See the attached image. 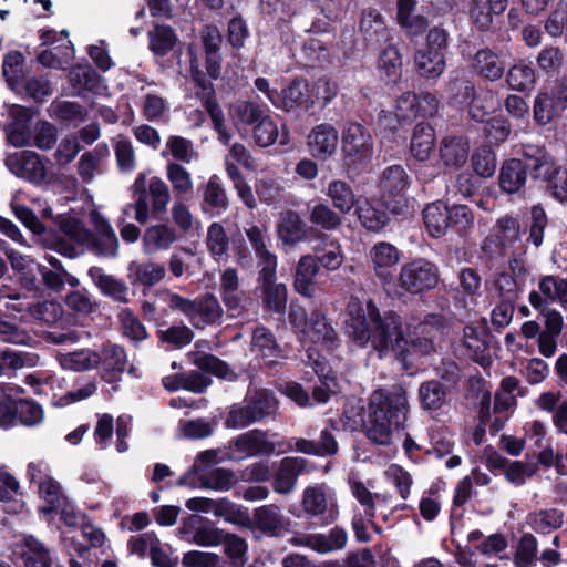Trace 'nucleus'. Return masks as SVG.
<instances>
[{"label":"nucleus","instance_id":"34","mask_svg":"<svg viewBox=\"0 0 567 567\" xmlns=\"http://www.w3.org/2000/svg\"><path fill=\"white\" fill-rule=\"evenodd\" d=\"M128 279L132 286H142L150 289L157 285L165 276V267L155 262L131 261L127 266Z\"/></svg>","mask_w":567,"mask_h":567},{"label":"nucleus","instance_id":"7","mask_svg":"<svg viewBox=\"0 0 567 567\" xmlns=\"http://www.w3.org/2000/svg\"><path fill=\"white\" fill-rule=\"evenodd\" d=\"M169 308L185 315L196 329L219 324L224 310L214 293L206 292L195 299L185 298L178 293H172L168 301Z\"/></svg>","mask_w":567,"mask_h":567},{"label":"nucleus","instance_id":"49","mask_svg":"<svg viewBox=\"0 0 567 567\" xmlns=\"http://www.w3.org/2000/svg\"><path fill=\"white\" fill-rule=\"evenodd\" d=\"M278 234L285 244L295 245L307 238V225L296 212H288L278 226Z\"/></svg>","mask_w":567,"mask_h":567},{"label":"nucleus","instance_id":"62","mask_svg":"<svg viewBox=\"0 0 567 567\" xmlns=\"http://www.w3.org/2000/svg\"><path fill=\"white\" fill-rule=\"evenodd\" d=\"M332 40H323L318 37H310L302 43V53L307 59V64H315L326 61L330 56Z\"/></svg>","mask_w":567,"mask_h":567},{"label":"nucleus","instance_id":"45","mask_svg":"<svg viewBox=\"0 0 567 567\" xmlns=\"http://www.w3.org/2000/svg\"><path fill=\"white\" fill-rule=\"evenodd\" d=\"M82 241L89 250L97 257L114 258L117 256L118 240L116 235H95L94 231L83 229Z\"/></svg>","mask_w":567,"mask_h":567},{"label":"nucleus","instance_id":"11","mask_svg":"<svg viewBox=\"0 0 567 567\" xmlns=\"http://www.w3.org/2000/svg\"><path fill=\"white\" fill-rule=\"evenodd\" d=\"M411 185V177L402 165L388 166L379 182V193L388 209L394 216L404 214L408 208V188Z\"/></svg>","mask_w":567,"mask_h":567},{"label":"nucleus","instance_id":"55","mask_svg":"<svg viewBox=\"0 0 567 567\" xmlns=\"http://www.w3.org/2000/svg\"><path fill=\"white\" fill-rule=\"evenodd\" d=\"M255 422H259L276 413L278 401L271 392L261 390L247 402Z\"/></svg>","mask_w":567,"mask_h":567},{"label":"nucleus","instance_id":"58","mask_svg":"<svg viewBox=\"0 0 567 567\" xmlns=\"http://www.w3.org/2000/svg\"><path fill=\"white\" fill-rule=\"evenodd\" d=\"M101 76L93 66L78 65L70 72V82L73 87L95 93L100 86Z\"/></svg>","mask_w":567,"mask_h":567},{"label":"nucleus","instance_id":"41","mask_svg":"<svg viewBox=\"0 0 567 567\" xmlns=\"http://www.w3.org/2000/svg\"><path fill=\"white\" fill-rule=\"evenodd\" d=\"M327 196L331 199L333 207L341 214H349L355 209L362 196H357L352 186L346 181L333 179L329 183Z\"/></svg>","mask_w":567,"mask_h":567},{"label":"nucleus","instance_id":"40","mask_svg":"<svg viewBox=\"0 0 567 567\" xmlns=\"http://www.w3.org/2000/svg\"><path fill=\"white\" fill-rule=\"evenodd\" d=\"M504 75L508 89L517 92L530 91L536 83L533 63L526 60L515 62Z\"/></svg>","mask_w":567,"mask_h":567},{"label":"nucleus","instance_id":"21","mask_svg":"<svg viewBox=\"0 0 567 567\" xmlns=\"http://www.w3.org/2000/svg\"><path fill=\"white\" fill-rule=\"evenodd\" d=\"M370 255L375 276L381 280L384 289L395 286L394 270L400 259L398 248L390 243L381 241L372 247Z\"/></svg>","mask_w":567,"mask_h":567},{"label":"nucleus","instance_id":"18","mask_svg":"<svg viewBox=\"0 0 567 567\" xmlns=\"http://www.w3.org/2000/svg\"><path fill=\"white\" fill-rule=\"evenodd\" d=\"M7 168L17 177L33 184L42 183L47 169L39 154L33 151H21L10 155L4 161Z\"/></svg>","mask_w":567,"mask_h":567},{"label":"nucleus","instance_id":"47","mask_svg":"<svg viewBox=\"0 0 567 567\" xmlns=\"http://www.w3.org/2000/svg\"><path fill=\"white\" fill-rule=\"evenodd\" d=\"M212 513L216 517L224 518L227 523L244 527L250 523V514L247 508L235 504L226 497L214 499Z\"/></svg>","mask_w":567,"mask_h":567},{"label":"nucleus","instance_id":"12","mask_svg":"<svg viewBox=\"0 0 567 567\" xmlns=\"http://www.w3.org/2000/svg\"><path fill=\"white\" fill-rule=\"evenodd\" d=\"M275 95V107L295 116L309 113L315 107L310 84L302 76H295L279 93Z\"/></svg>","mask_w":567,"mask_h":567},{"label":"nucleus","instance_id":"23","mask_svg":"<svg viewBox=\"0 0 567 567\" xmlns=\"http://www.w3.org/2000/svg\"><path fill=\"white\" fill-rule=\"evenodd\" d=\"M355 215L362 227L378 233L390 223V215L393 214L388 209V204L383 202V198L370 199L362 196L355 208Z\"/></svg>","mask_w":567,"mask_h":567},{"label":"nucleus","instance_id":"30","mask_svg":"<svg viewBox=\"0 0 567 567\" xmlns=\"http://www.w3.org/2000/svg\"><path fill=\"white\" fill-rule=\"evenodd\" d=\"M305 336H307L312 343L324 346L328 349L337 348L339 343L334 328L320 309H315L310 313V324Z\"/></svg>","mask_w":567,"mask_h":567},{"label":"nucleus","instance_id":"13","mask_svg":"<svg viewBox=\"0 0 567 567\" xmlns=\"http://www.w3.org/2000/svg\"><path fill=\"white\" fill-rule=\"evenodd\" d=\"M539 163L542 171L536 184L543 185L546 194L557 202H567V168L560 165L544 145H542Z\"/></svg>","mask_w":567,"mask_h":567},{"label":"nucleus","instance_id":"10","mask_svg":"<svg viewBox=\"0 0 567 567\" xmlns=\"http://www.w3.org/2000/svg\"><path fill=\"white\" fill-rule=\"evenodd\" d=\"M440 270L436 264L416 258L401 266L398 287L410 295H422L439 285Z\"/></svg>","mask_w":567,"mask_h":567},{"label":"nucleus","instance_id":"44","mask_svg":"<svg viewBox=\"0 0 567 567\" xmlns=\"http://www.w3.org/2000/svg\"><path fill=\"white\" fill-rule=\"evenodd\" d=\"M564 523V512L559 508L539 509L527 515V524L537 534L558 529Z\"/></svg>","mask_w":567,"mask_h":567},{"label":"nucleus","instance_id":"42","mask_svg":"<svg viewBox=\"0 0 567 567\" xmlns=\"http://www.w3.org/2000/svg\"><path fill=\"white\" fill-rule=\"evenodd\" d=\"M435 131L425 122L415 125L410 143V152L419 162H425L434 148Z\"/></svg>","mask_w":567,"mask_h":567},{"label":"nucleus","instance_id":"60","mask_svg":"<svg viewBox=\"0 0 567 567\" xmlns=\"http://www.w3.org/2000/svg\"><path fill=\"white\" fill-rule=\"evenodd\" d=\"M472 167L477 177H492L496 171L495 152L486 145L477 147L472 155Z\"/></svg>","mask_w":567,"mask_h":567},{"label":"nucleus","instance_id":"54","mask_svg":"<svg viewBox=\"0 0 567 567\" xmlns=\"http://www.w3.org/2000/svg\"><path fill=\"white\" fill-rule=\"evenodd\" d=\"M203 199L204 203L216 210L217 214L227 210L229 202L218 175L214 174L209 177L204 187Z\"/></svg>","mask_w":567,"mask_h":567},{"label":"nucleus","instance_id":"50","mask_svg":"<svg viewBox=\"0 0 567 567\" xmlns=\"http://www.w3.org/2000/svg\"><path fill=\"white\" fill-rule=\"evenodd\" d=\"M262 309L267 312L285 315L288 302V291L285 284H276L260 289Z\"/></svg>","mask_w":567,"mask_h":567},{"label":"nucleus","instance_id":"22","mask_svg":"<svg viewBox=\"0 0 567 567\" xmlns=\"http://www.w3.org/2000/svg\"><path fill=\"white\" fill-rule=\"evenodd\" d=\"M470 65L478 78L488 82L499 81L506 71L502 52L488 47L478 49L472 56Z\"/></svg>","mask_w":567,"mask_h":567},{"label":"nucleus","instance_id":"1","mask_svg":"<svg viewBox=\"0 0 567 567\" xmlns=\"http://www.w3.org/2000/svg\"><path fill=\"white\" fill-rule=\"evenodd\" d=\"M351 328L352 340L361 347L370 343L379 359L391 355L400 363L406 362V322L400 312L392 309L381 311L369 299L365 309L360 308L352 317Z\"/></svg>","mask_w":567,"mask_h":567},{"label":"nucleus","instance_id":"51","mask_svg":"<svg viewBox=\"0 0 567 567\" xmlns=\"http://www.w3.org/2000/svg\"><path fill=\"white\" fill-rule=\"evenodd\" d=\"M220 544L224 546V553L230 561L217 567H244L248 551L246 539L236 534L226 533Z\"/></svg>","mask_w":567,"mask_h":567},{"label":"nucleus","instance_id":"32","mask_svg":"<svg viewBox=\"0 0 567 567\" xmlns=\"http://www.w3.org/2000/svg\"><path fill=\"white\" fill-rule=\"evenodd\" d=\"M450 206L443 200L427 204L422 212L423 224L432 238H442L449 230Z\"/></svg>","mask_w":567,"mask_h":567},{"label":"nucleus","instance_id":"28","mask_svg":"<svg viewBox=\"0 0 567 567\" xmlns=\"http://www.w3.org/2000/svg\"><path fill=\"white\" fill-rule=\"evenodd\" d=\"M12 268L19 272L20 282L29 291H41V276L43 265L37 262L28 256H21L13 250L6 251Z\"/></svg>","mask_w":567,"mask_h":567},{"label":"nucleus","instance_id":"52","mask_svg":"<svg viewBox=\"0 0 567 567\" xmlns=\"http://www.w3.org/2000/svg\"><path fill=\"white\" fill-rule=\"evenodd\" d=\"M195 365L204 373H209L218 379L236 381L237 373L230 369L229 364L212 353H204L194 360Z\"/></svg>","mask_w":567,"mask_h":567},{"label":"nucleus","instance_id":"37","mask_svg":"<svg viewBox=\"0 0 567 567\" xmlns=\"http://www.w3.org/2000/svg\"><path fill=\"white\" fill-rule=\"evenodd\" d=\"M450 390L440 380L432 379L424 381L419 388V401L423 410L437 412L447 404Z\"/></svg>","mask_w":567,"mask_h":567},{"label":"nucleus","instance_id":"53","mask_svg":"<svg viewBox=\"0 0 567 567\" xmlns=\"http://www.w3.org/2000/svg\"><path fill=\"white\" fill-rule=\"evenodd\" d=\"M475 215L472 208L463 204H454L449 209V229L458 236H466L474 228Z\"/></svg>","mask_w":567,"mask_h":567},{"label":"nucleus","instance_id":"57","mask_svg":"<svg viewBox=\"0 0 567 567\" xmlns=\"http://www.w3.org/2000/svg\"><path fill=\"white\" fill-rule=\"evenodd\" d=\"M309 221L323 230L331 231L340 227L342 218L329 205L318 203L310 210Z\"/></svg>","mask_w":567,"mask_h":567},{"label":"nucleus","instance_id":"8","mask_svg":"<svg viewBox=\"0 0 567 567\" xmlns=\"http://www.w3.org/2000/svg\"><path fill=\"white\" fill-rule=\"evenodd\" d=\"M341 152L343 166L358 171L365 166L373 155V138L370 131L359 122H350L342 131Z\"/></svg>","mask_w":567,"mask_h":567},{"label":"nucleus","instance_id":"59","mask_svg":"<svg viewBox=\"0 0 567 567\" xmlns=\"http://www.w3.org/2000/svg\"><path fill=\"white\" fill-rule=\"evenodd\" d=\"M538 543L530 533H524L517 544L514 554L515 567H533L536 561Z\"/></svg>","mask_w":567,"mask_h":567},{"label":"nucleus","instance_id":"26","mask_svg":"<svg viewBox=\"0 0 567 567\" xmlns=\"http://www.w3.org/2000/svg\"><path fill=\"white\" fill-rule=\"evenodd\" d=\"M87 276L104 297L123 305L131 301L130 288L123 279L105 274L103 268L97 266L90 267Z\"/></svg>","mask_w":567,"mask_h":567},{"label":"nucleus","instance_id":"33","mask_svg":"<svg viewBox=\"0 0 567 567\" xmlns=\"http://www.w3.org/2000/svg\"><path fill=\"white\" fill-rule=\"evenodd\" d=\"M402 55L394 44L386 45L379 55L378 71L381 81L386 85H395L402 78Z\"/></svg>","mask_w":567,"mask_h":567},{"label":"nucleus","instance_id":"24","mask_svg":"<svg viewBox=\"0 0 567 567\" xmlns=\"http://www.w3.org/2000/svg\"><path fill=\"white\" fill-rule=\"evenodd\" d=\"M523 234L517 217L505 215L496 220L491 234L485 238L483 248L494 246L498 251L513 248Z\"/></svg>","mask_w":567,"mask_h":567},{"label":"nucleus","instance_id":"43","mask_svg":"<svg viewBox=\"0 0 567 567\" xmlns=\"http://www.w3.org/2000/svg\"><path fill=\"white\" fill-rule=\"evenodd\" d=\"M127 363L126 352L118 344H110L103 348L100 364L104 372L103 379L113 382L124 372Z\"/></svg>","mask_w":567,"mask_h":567},{"label":"nucleus","instance_id":"16","mask_svg":"<svg viewBox=\"0 0 567 567\" xmlns=\"http://www.w3.org/2000/svg\"><path fill=\"white\" fill-rule=\"evenodd\" d=\"M507 7L508 0H471L468 16L478 32H494Z\"/></svg>","mask_w":567,"mask_h":567},{"label":"nucleus","instance_id":"14","mask_svg":"<svg viewBox=\"0 0 567 567\" xmlns=\"http://www.w3.org/2000/svg\"><path fill=\"white\" fill-rule=\"evenodd\" d=\"M567 103V92L561 90L558 79L550 92H539L534 99L533 117L537 125L545 126L561 115Z\"/></svg>","mask_w":567,"mask_h":567},{"label":"nucleus","instance_id":"36","mask_svg":"<svg viewBox=\"0 0 567 567\" xmlns=\"http://www.w3.org/2000/svg\"><path fill=\"white\" fill-rule=\"evenodd\" d=\"M470 145L463 136H446L440 145V156L445 167L461 168L467 161Z\"/></svg>","mask_w":567,"mask_h":567},{"label":"nucleus","instance_id":"35","mask_svg":"<svg viewBox=\"0 0 567 567\" xmlns=\"http://www.w3.org/2000/svg\"><path fill=\"white\" fill-rule=\"evenodd\" d=\"M148 50L154 56L164 58L174 51L179 39L173 27L165 23H156L147 32Z\"/></svg>","mask_w":567,"mask_h":567},{"label":"nucleus","instance_id":"15","mask_svg":"<svg viewBox=\"0 0 567 567\" xmlns=\"http://www.w3.org/2000/svg\"><path fill=\"white\" fill-rule=\"evenodd\" d=\"M339 132L328 122L315 125L307 135L306 145L310 156L319 162L332 158L338 150Z\"/></svg>","mask_w":567,"mask_h":567},{"label":"nucleus","instance_id":"48","mask_svg":"<svg viewBox=\"0 0 567 567\" xmlns=\"http://www.w3.org/2000/svg\"><path fill=\"white\" fill-rule=\"evenodd\" d=\"M23 391L20 386L0 383V426L9 427L14 424L18 416L19 400L14 394Z\"/></svg>","mask_w":567,"mask_h":567},{"label":"nucleus","instance_id":"19","mask_svg":"<svg viewBox=\"0 0 567 567\" xmlns=\"http://www.w3.org/2000/svg\"><path fill=\"white\" fill-rule=\"evenodd\" d=\"M309 460L301 456H286L280 460L277 471L272 476V488L278 494L291 493L296 485L299 475L309 473Z\"/></svg>","mask_w":567,"mask_h":567},{"label":"nucleus","instance_id":"39","mask_svg":"<svg viewBox=\"0 0 567 567\" xmlns=\"http://www.w3.org/2000/svg\"><path fill=\"white\" fill-rule=\"evenodd\" d=\"M176 240L175 229L166 224L147 227L142 237L143 248L146 254L167 250Z\"/></svg>","mask_w":567,"mask_h":567},{"label":"nucleus","instance_id":"64","mask_svg":"<svg viewBox=\"0 0 567 567\" xmlns=\"http://www.w3.org/2000/svg\"><path fill=\"white\" fill-rule=\"evenodd\" d=\"M101 355L89 349L71 352L64 357L63 367L73 371H86L100 364Z\"/></svg>","mask_w":567,"mask_h":567},{"label":"nucleus","instance_id":"46","mask_svg":"<svg viewBox=\"0 0 567 567\" xmlns=\"http://www.w3.org/2000/svg\"><path fill=\"white\" fill-rule=\"evenodd\" d=\"M532 307L545 318V333L559 336L563 329L561 313L549 307V302L543 299L542 295L535 290L528 297Z\"/></svg>","mask_w":567,"mask_h":567},{"label":"nucleus","instance_id":"61","mask_svg":"<svg viewBox=\"0 0 567 567\" xmlns=\"http://www.w3.org/2000/svg\"><path fill=\"white\" fill-rule=\"evenodd\" d=\"M512 132V125L509 121L502 116H493L484 122L483 135L489 144L504 143Z\"/></svg>","mask_w":567,"mask_h":567},{"label":"nucleus","instance_id":"6","mask_svg":"<svg viewBox=\"0 0 567 567\" xmlns=\"http://www.w3.org/2000/svg\"><path fill=\"white\" fill-rule=\"evenodd\" d=\"M447 47L449 33L440 27L430 29L424 45L414 53L415 71L421 78L436 80L444 72Z\"/></svg>","mask_w":567,"mask_h":567},{"label":"nucleus","instance_id":"3","mask_svg":"<svg viewBox=\"0 0 567 567\" xmlns=\"http://www.w3.org/2000/svg\"><path fill=\"white\" fill-rule=\"evenodd\" d=\"M409 402L404 389H377L369 400L368 420L364 423L367 439L381 446L392 442L394 430L404 429Z\"/></svg>","mask_w":567,"mask_h":567},{"label":"nucleus","instance_id":"56","mask_svg":"<svg viewBox=\"0 0 567 567\" xmlns=\"http://www.w3.org/2000/svg\"><path fill=\"white\" fill-rule=\"evenodd\" d=\"M476 95L475 83L466 78H456L449 83L450 104L454 106H465L473 102Z\"/></svg>","mask_w":567,"mask_h":567},{"label":"nucleus","instance_id":"25","mask_svg":"<svg viewBox=\"0 0 567 567\" xmlns=\"http://www.w3.org/2000/svg\"><path fill=\"white\" fill-rule=\"evenodd\" d=\"M359 32L362 34L368 49H377L390 38L384 18L375 8L362 10L359 21Z\"/></svg>","mask_w":567,"mask_h":567},{"label":"nucleus","instance_id":"29","mask_svg":"<svg viewBox=\"0 0 567 567\" xmlns=\"http://www.w3.org/2000/svg\"><path fill=\"white\" fill-rule=\"evenodd\" d=\"M236 452L246 456L269 455L275 452V443L267 440V433L255 429L241 433L231 441Z\"/></svg>","mask_w":567,"mask_h":567},{"label":"nucleus","instance_id":"2","mask_svg":"<svg viewBox=\"0 0 567 567\" xmlns=\"http://www.w3.org/2000/svg\"><path fill=\"white\" fill-rule=\"evenodd\" d=\"M409 402L404 389H377L369 400L368 420L364 423L367 439L381 446L392 442L394 430L404 429Z\"/></svg>","mask_w":567,"mask_h":567},{"label":"nucleus","instance_id":"17","mask_svg":"<svg viewBox=\"0 0 567 567\" xmlns=\"http://www.w3.org/2000/svg\"><path fill=\"white\" fill-rule=\"evenodd\" d=\"M289 519L282 515L280 507L275 504L262 505L254 509L250 523L244 528L258 530L267 537H281L288 530Z\"/></svg>","mask_w":567,"mask_h":567},{"label":"nucleus","instance_id":"27","mask_svg":"<svg viewBox=\"0 0 567 567\" xmlns=\"http://www.w3.org/2000/svg\"><path fill=\"white\" fill-rule=\"evenodd\" d=\"M251 347L262 359H270L268 367L277 364L276 359H287L286 350L278 343L275 333L267 327L260 324L252 330Z\"/></svg>","mask_w":567,"mask_h":567},{"label":"nucleus","instance_id":"9","mask_svg":"<svg viewBox=\"0 0 567 567\" xmlns=\"http://www.w3.org/2000/svg\"><path fill=\"white\" fill-rule=\"evenodd\" d=\"M441 319L436 315H427L423 321L411 328L406 324L405 341L409 358L401 363L404 370L413 367L415 355H430L435 352V342L441 333Z\"/></svg>","mask_w":567,"mask_h":567},{"label":"nucleus","instance_id":"20","mask_svg":"<svg viewBox=\"0 0 567 567\" xmlns=\"http://www.w3.org/2000/svg\"><path fill=\"white\" fill-rule=\"evenodd\" d=\"M417 3V0H396V23L411 40L423 37L431 29L429 17L415 13Z\"/></svg>","mask_w":567,"mask_h":567},{"label":"nucleus","instance_id":"5","mask_svg":"<svg viewBox=\"0 0 567 567\" xmlns=\"http://www.w3.org/2000/svg\"><path fill=\"white\" fill-rule=\"evenodd\" d=\"M133 197L135 202L127 205V209L135 210V219L141 225H145L150 218L148 197L152 196V216L161 220L162 215L166 213L167 204L171 199L167 185L159 177H152L148 190L146 188V177L138 174L132 185Z\"/></svg>","mask_w":567,"mask_h":567},{"label":"nucleus","instance_id":"31","mask_svg":"<svg viewBox=\"0 0 567 567\" xmlns=\"http://www.w3.org/2000/svg\"><path fill=\"white\" fill-rule=\"evenodd\" d=\"M319 272V266L312 255L302 256L296 267L293 288L302 297L311 298L316 291L315 278Z\"/></svg>","mask_w":567,"mask_h":567},{"label":"nucleus","instance_id":"4","mask_svg":"<svg viewBox=\"0 0 567 567\" xmlns=\"http://www.w3.org/2000/svg\"><path fill=\"white\" fill-rule=\"evenodd\" d=\"M542 146L522 144L514 157L504 159L498 171V187L503 194L522 196L527 182L536 184L539 175Z\"/></svg>","mask_w":567,"mask_h":567},{"label":"nucleus","instance_id":"63","mask_svg":"<svg viewBox=\"0 0 567 567\" xmlns=\"http://www.w3.org/2000/svg\"><path fill=\"white\" fill-rule=\"evenodd\" d=\"M156 334L162 343H166L174 349H182L194 339L193 330L185 324L171 326L165 330L159 329Z\"/></svg>","mask_w":567,"mask_h":567},{"label":"nucleus","instance_id":"38","mask_svg":"<svg viewBox=\"0 0 567 567\" xmlns=\"http://www.w3.org/2000/svg\"><path fill=\"white\" fill-rule=\"evenodd\" d=\"M549 219L542 204L533 205L525 216L523 234H527L526 243L540 247Z\"/></svg>","mask_w":567,"mask_h":567}]
</instances>
